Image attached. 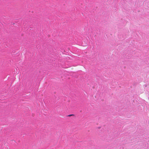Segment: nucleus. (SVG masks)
<instances>
[{
	"label": "nucleus",
	"mask_w": 149,
	"mask_h": 149,
	"mask_svg": "<svg viewBox=\"0 0 149 149\" xmlns=\"http://www.w3.org/2000/svg\"><path fill=\"white\" fill-rule=\"evenodd\" d=\"M74 114H70L68 116L70 117L71 116H74Z\"/></svg>",
	"instance_id": "1"
}]
</instances>
